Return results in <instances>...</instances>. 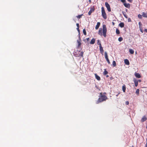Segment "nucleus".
<instances>
[{
    "label": "nucleus",
    "mask_w": 147,
    "mask_h": 147,
    "mask_svg": "<svg viewBox=\"0 0 147 147\" xmlns=\"http://www.w3.org/2000/svg\"><path fill=\"white\" fill-rule=\"evenodd\" d=\"M100 96L97 101L98 102V103L105 101L107 99V96L104 95H102V93H100Z\"/></svg>",
    "instance_id": "1"
},
{
    "label": "nucleus",
    "mask_w": 147,
    "mask_h": 147,
    "mask_svg": "<svg viewBox=\"0 0 147 147\" xmlns=\"http://www.w3.org/2000/svg\"><path fill=\"white\" fill-rule=\"evenodd\" d=\"M101 13L102 17L104 19L106 20L107 18V16L104 8L103 7H101Z\"/></svg>",
    "instance_id": "2"
},
{
    "label": "nucleus",
    "mask_w": 147,
    "mask_h": 147,
    "mask_svg": "<svg viewBox=\"0 0 147 147\" xmlns=\"http://www.w3.org/2000/svg\"><path fill=\"white\" fill-rule=\"evenodd\" d=\"M107 32V29L106 26L105 25H103L102 26V33L105 37H106V36Z\"/></svg>",
    "instance_id": "3"
},
{
    "label": "nucleus",
    "mask_w": 147,
    "mask_h": 147,
    "mask_svg": "<svg viewBox=\"0 0 147 147\" xmlns=\"http://www.w3.org/2000/svg\"><path fill=\"white\" fill-rule=\"evenodd\" d=\"M105 5L109 12L111 11V9L109 4L107 2L105 3Z\"/></svg>",
    "instance_id": "4"
},
{
    "label": "nucleus",
    "mask_w": 147,
    "mask_h": 147,
    "mask_svg": "<svg viewBox=\"0 0 147 147\" xmlns=\"http://www.w3.org/2000/svg\"><path fill=\"white\" fill-rule=\"evenodd\" d=\"M99 48H100V53L102 54H103V53L104 52V50L103 49V48L102 46V45L101 44H100V46Z\"/></svg>",
    "instance_id": "5"
},
{
    "label": "nucleus",
    "mask_w": 147,
    "mask_h": 147,
    "mask_svg": "<svg viewBox=\"0 0 147 147\" xmlns=\"http://www.w3.org/2000/svg\"><path fill=\"white\" fill-rule=\"evenodd\" d=\"M135 84V86L137 87L138 85V81L135 78H134L133 80Z\"/></svg>",
    "instance_id": "6"
},
{
    "label": "nucleus",
    "mask_w": 147,
    "mask_h": 147,
    "mask_svg": "<svg viewBox=\"0 0 147 147\" xmlns=\"http://www.w3.org/2000/svg\"><path fill=\"white\" fill-rule=\"evenodd\" d=\"M123 5L126 7L128 8H130V5L129 3H123Z\"/></svg>",
    "instance_id": "7"
},
{
    "label": "nucleus",
    "mask_w": 147,
    "mask_h": 147,
    "mask_svg": "<svg viewBox=\"0 0 147 147\" xmlns=\"http://www.w3.org/2000/svg\"><path fill=\"white\" fill-rule=\"evenodd\" d=\"M79 40H77V42L78 44V48H80V47L81 45V43L80 42V39L79 38Z\"/></svg>",
    "instance_id": "8"
},
{
    "label": "nucleus",
    "mask_w": 147,
    "mask_h": 147,
    "mask_svg": "<svg viewBox=\"0 0 147 147\" xmlns=\"http://www.w3.org/2000/svg\"><path fill=\"white\" fill-rule=\"evenodd\" d=\"M134 74L136 78H141V76L139 73L135 72Z\"/></svg>",
    "instance_id": "9"
},
{
    "label": "nucleus",
    "mask_w": 147,
    "mask_h": 147,
    "mask_svg": "<svg viewBox=\"0 0 147 147\" xmlns=\"http://www.w3.org/2000/svg\"><path fill=\"white\" fill-rule=\"evenodd\" d=\"M94 75L95 76V77L98 80L100 81V77L98 76L97 74H95Z\"/></svg>",
    "instance_id": "10"
},
{
    "label": "nucleus",
    "mask_w": 147,
    "mask_h": 147,
    "mask_svg": "<svg viewBox=\"0 0 147 147\" xmlns=\"http://www.w3.org/2000/svg\"><path fill=\"white\" fill-rule=\"evenodd\" d=\"M105 58L106 60V61L108 60L109 59L108 57V55H107V53L106 52H105Z\"/></svg>",
    "instance_id": "11"
},
{
    "label": "nucleus",
    "mask_w": 147,
    "mask_h": 147,
    "mask_svg": "<svg viewBox=\"0 0 147 147\" xmlns=\"http://www.w3.org/2000/svg\"><path fill=\"white\" fill-rule=\"evenodd\" d=\"M105 58L106 60V61L108 60L109 59L108 57V55H107V53L106 52H105Z\"/></svg>",
    "instance_id": "12"
},
{
    "label": "nucleus",
    "mask_w": 147,
    "mask_h": 147,
    "mask_svg": "<svg viewBox=\"0 0 147 147\" xmlns=\"http://www.w3.org/2000/svg\"><path fill=\"white\" fill-rule=\"evenodd\" d=\"M147 119L146 118L145 116H143L141 119V121L142 122H143Z\"/></svg>",
    "instance_id": "13"
},
{
    "label": "nucleus",
    "mask_w": 147,
    "mask_h": 147,
    "mask_svg": "<svg viewBox=\"0 0 147 147\" xmlns=\"http://www.w3.org/2000/svg\"><path fill=\"white\" fill-rule=\"evenodd\" d=\"M95 39H94V38H93L92 39L91 41L90 42V43L91 44H94L95 42Z\"/></svg>",
    "instance_id": "14"
},
{
    "label": "nucleus",
    "mask_w": 147,
    "mask_h": 147,
    "mask_svg": "<svg viewBox=\"0 0 147 147\" xmlns=\"http://www.w3.org/2000/svg\"><path fill=\"white\" fill-rule=\"evenodd\" d=\"M94 11V9H93L91 8L88 12V14L89 15H90Z\"/></svg>",
    "instance_id": "15"
},
{
    "label": "nucleus",
    "mask_w": 147,
    "mask_h": 147,
    "mask_svg": "<svg viewBox=\"0 0 147 147\" xmlns=\"http://www.w3.org/2000/svg\"><path fill=\"white\" fill-rule=\"evenodd\" d=\"M100 25V22H97V25H96V27H95V29L96 30L98 29Z\"/></svg>",
    "instance_id": "16"
},
{
    "label": "nucleus",
    "mask_w": 147,
    "mask_h": 147,
    "mask_svg": "<svg viewBox=\"0 0 147 147\" xmlns=\"http://www.w3.org/2000/svg\"><path fill=\"white\" fill-rule=\"evenodd\" d=\"M124 62L126 65H129V61L127 59H125L124 60Z\"/></svg>",
    "instance_id": "17"
},
{
    "label": "nucleus",
    "mask_w": 147,
    "mask_h": 147,
    "mask_svg": "<svg viewBox=\"0 0 147 147\" xmlns=\"http://www.w3.org/2000/svg\"><path fill=\"white\" fill-rule=\"evenodd\" d=\"M122 13L125 17L126 18H127L128 17L126 14V13L124 11H122Z\"/></svg>",
    "instance_id": "18"
},
{
    "label": "nucleus",
    "mask_w": 147,
    "mask_h": 147,
    "mask_svg": "<svg viewBox=\"0 0 147 147\" xmlns=\"http://www.w3.org/2000/svg\"><path fill=\"white\" fill-rule=\"evenodd\" d=\"M124 24L123 22H121L119 24V26L121 28H123L124 27Z\"/></svg>",
    "instance_id": "19"
},
{
    "label": "nucleus",
    "mask_w": 147,
    "mask_h": 147,
    "mask_svg": "<svg viewBox=\"0 0 147 147\" xmlns=\"http://www.w3.org/2000/svg\"><path fill=\"white\" fill-rule=\"evenodd\" d=\"M122 89L123 92H125L126 90V87L125 85H123V86L122 87Z\"/></svg>",
    "instance_id": "20"
},
{
    "label": "nucleus",
    "mask_w": 147,
    "mask_h": 147,
    "mask_svg": "<svg viewBox=\"0 0 147 147\" xmlns=\"http://www.w3.org/2000/svg\"><path fill=\"white\" fill-rule=\"evenodd\" d=\"M98 34L100 36H102V30L101 28L99 30Z\"/></svg>",
    "instance_id": "21"
},
{
    "label": "nucleus",
    "mask_w": 147,
    "mask_h": 147,
    "mask_svg": "<svg viewBox=\"0 0 147 147\" xmlns=\"http://www.w3.org/2000/svg\"><path fill=\"white\" fill-rule=\"evenodd\" d=\"M129 52L130 54H133L134 53V51L133 50L130 49H129Z\"/></svg>",
    "instance_id": "22"
},
{
    "label": "nucleus",
    "mask_w": 147,
    "mask_h": 147,
    "mask_svg": "<svg viewBox=\"0 0 147 147\" xmlns=\"http://www.w3.org/2000/svg\"><path fill=\"white\" fill-rule=\"evenodd\" d=\"M142 16L144 17L147 18V14L146 13L143 12Z\"/></svg>",
    "instance_id": "23"
},
{
    "label": "nucleus",
    "mask_w": 147,
    "mask_h": 147,
    "mask_svg": "<svg viewBox=\"0 0 147 147\" xmlns=\"http://www.w3.org/2000/svg\"><path fill=\"white\" fill-rule=\"evenodd\" d=\"M108 74V71L106 70V69H105L103 73V74L104 75H106Z\"/></svg>",
    "instance_id": "24"
},
{
    "label": "nucleus",
    "mask_w": 147,
    "mask_h": 147,
    "mask_svg": "<svg viewBox=\"0 0 147 147\" xmlns=\"http://www.w3.org/2000/svg\"><path fill=\"white\" fill-rule=\"evenodd\" d=\"M139 92H140V90L139 89H137L136 91V94L138 96L139 95Z\"/></svg>",
    "instance_id": "25"
},
{
    "label": "nucleus",
    "mask_w": 147,
    "mask_h": 147,
    "mask_svg": "<svg viewBox=\"0 0 147 147\" xmlns=\"http://www.w3.org/2000/svg\"><path fill=\"white\" fill-rule=\"evenodd\" d=\"M112 65L113 67H114L116 66V62L115 61H113L112 63Z\"/></svg>",
    "instance_id": "26"
},
{
    "label": "nucleus",
    "mask_w": 147,
    "mask_h": 147,
    "mask_svg": "<svg viewBox=\"0 0 147 147\" xmlns=\"http://www.w3.org/2000/svg\"><path fill=\"white\" fill-rule=\"evenodd\" d=\"M84 52L83 51H81L80 53L79 54V55L77 56L78 57H79L81 56V57H83Z\"/></svg>",
    "instance_id": "27"
},
{
    "label": "nucleus",
    "mask_w": 147,
    "mask_h": 147,
    "mask_svg": "<svg viewBox=\"0 0 147 147\" xmlns=\"http://www.w3.org/2000/svg\"><path fill=\"white\" fill-rule=\"evenodd\" d=\"M83 15V14H81V15H79L78 16H76V17L78 18V19H80V18H81L82 16Z\"/></svg>",
    "instance_id": "28"
},
{
    "label": "nucleus",
    "mask_w": 147,
    "mask_h": 147,
    "mask_svg": "<svg viewBox=\"0 0 147 147\" xmlns=\"http://www.w3.org/2000/svg\"><path fill=\"white\" fill-rule=\"evenodd\" d=\"M83 34H84L85 35H86V30L85 29H84L83 30Z\"/></svg>",
    "instance_id": "29"
},
{
    "label": "nucleus",
    "mask_w": 147,
    "mask_h": 147,
    "mask_svg": "<svg viewBox=\"0 0 147 147\" xmlns=\"http://www.w3.org/2000/svg\"><path fill=\"white\" fill-rule=\"evenodd\" d=\"M116 33L117 34H120V31L119 29H117L116 30Z\"/></svg>",
    "instance_id": "30"
},
{
    "label": "nucleus",
    "mask_w": 147,
    "mask_h": 147,
    "mask_svg": "<svg viewBox=\"0 0 147 147\" xmlns=\"http://www.w3.org/2000/svg\"><path fill=\"white\" fill-rule=\"evenodd\" d=\"M79 28H77V30L79 32V38L80 39V30H79Z\"/></svg>",
    "instance_id": "31"
},
{
    "label": "nucleus",
    "mask_w": 147,
    "mask_h": 147,
    "mask_svg": "<svg viewBox=\"0 0 147 147\" xmlns=\"http://www.w3.org/2000/svg\"><path fill=\"white\" fill-rule=\"evenodd\" d=\"M123 40V38L121 37H119L118 38V40L119 42H121Z\"/></svg>",
    "instance_id": "32"
},
{
    "label": "nucleus",
    "mask_w": 147,
    "mask_h": 147,
    "mask_svg": "<svg viewBox=\"0 0 147 147\" xmlns=\"http://www.w3.org/2000/svg\"><path fill=\"white\" fill-rule=\"evenodd\" d=\"M97 44L99 45V46H100V44H101L100 41L99 40H97Z\"/></svg>",
    "instance_id": "33"
},
{
    "label": "nucleus",
    "mask_w": 147,
    "mask_h": 147,
    "mask_svg": "<svg viewBox=\"0 0 147 147\" xmlns=\"http://www.w3.org/2000/svg\"><path fill=\"white\" fill-rule=\"evenodd\" d=\"M121 1L123 3H123H126V0H121Z\"/></svg>",
    "instance_id": "34"
},
{
    "label": "nucleus",
    "mask_w": 147,
    "mask_h": 147,
    "mask_svg": "<svg viewBox=\"0 0 147 147\" xmlns=\"http://www.w3.org/2000/svg\"><path fill=\"white\" fill-rule=\"evenodd\" d=\"M138 18L140 19L142 18V15L140 14H139L138 16Z\"/></svg>",
    "instance_id": "35"
},
{
    "label": "nucleus",
    "mask_w": 147,
    "mask_h": 147,
    "mask_svg": "<svg viewBox=\"0 0 147 147\" xmlns=\"http://www.w3.org/2000/svg\"><path fill=\"white\" fill-rule=\"evenodd\" d=\"M129 102L128 101H126L125 102V104L126 105H128L129 104Z\"/></svg>",
    "instance_id": "36"
},
{
    "label": "nucleus",
    "mask_w": 147,
    "mask_h": 147,
    "mask_svg": "<svg viewBox=\"0 0 147 147\" xmlns=\"http://www.w3.org/2000/svg\"><path fill=\"white\" fill-rule=\"evenodd\" d=\"M107 63H108V64H110L111 63L109 61V59L108 60H107Z\"/></svg>",
    "instance_id": "37"
},
{
    "label": "nucleus",
    "mask_w": 147,
    "mask_h": 147,
    "mask_svg": "<svg viewBox=\"0 0 147 147\" xmlns=\"http://www.w3.org/2000/svg\"><path fill=\"white\" fill-rule=\"evenodd\" d=\"M76 26L77 27V28H79V25L78 23L76 24Z\"/></svg>",
    "instance_id": "38"
},
{
    "label": "nucleus",
    "mask_w": 147,
    "mask_h": 147,
    "mask_svg": "<svg viewBox=\"0 0 147 147\" xmlns=\"http://www.w3.org/2000/svg\"><path fill=\"white\" fill-rule=\"evenodd\" d=\"M127 0L130 3H131L132 1V0Z\"/></svg>",
    "instance_id": "39"
},
{
    "label": "nucleus",
    "mask_w": 147,
    "mask_h": 147,
    "mask_svg": "<svg viewBox=\"0 0 147 147\" xmlns=\"http://www.w3.org/2000/svg\"><path fill=\"white\" fill-rule=\"evenodd\" d=\"M131 19L130 18H129L128 19V22H131Z\"/></svg>",
    "instance_id": "40"
},
{
    "label": "nucleus",
    "mask_w": 147,
    "mask_h": 147,
    "mask_svg": "<svg viewBox=\"0 0 147 147\" xmlns=\"http://www.w3.org/2000/svg\"><path fill=\"white\" fill-rule=\"evenodd\" d=\"M145 32H147V29H145L144 30Z\"/></svg>",
    "instance_id": "41"
},
{
    "label": "nucleus",
    "mask_w": 147,
    "mask_h": 147,
    "mask_svg": "<svg viewBox=\"0 0 147 147\" xmlns=\"http://www.w3.org/2000/svg\"><path fill=\"white\" fill-rule=\"evenodd\" d=\"M146 147H147V138L146 139Z\"/></svg>",
    "instance_id": "42"
},
{
    "label": "nucleus",
    "mask_w": 147,
    "mask_h": 147,
    "mask_svg": "<svg viewBox=\"0 0 147 147\" xmlns=\"http://www.w3.org/2000/svg\"><path fill=\"white\" fill-rule=\"evenodd\" d=\"M138 80V82H141V80Z\"/></svg>",
    "instance_id": "43"
},
{
    "label": "nucleus",
    "mask_w": 147,
    "mask_h": 147,
    "mask_svg": "<svg viewBox=\"0 0 147 147\" xmlns=\"http://www.w3.org/2000/svg\"><path fill=\"white\" fill-rule=\"evenodd\" d=\"M88 1L90 2V3H91V0H89Z\"/></svg>",
    "instance_id": "44"
},
{
    "label": "nucleus",
    "mask_w": 147,
    "mask_h": 147,
    "mask_svg": "<svg viewBox=\"0 0 147 147\" xmlns=\"http://www.w3.org/2000/svg\"><path fill=\"white\" fill-rule=\"evenodd\" d=\"M139 25H140L141 24V22H139Z\"/></svg>",
    "instance_id": "45"
},
{
    "label": "nucleus",
    "mask_w": 147,
    "mask_h": 147,
    "mask_svg": "<svg viewBox=\"0 0 147 147\" xmlns=\"http://www.w3.org/2000/svg\"><path fill=\"white\" fill-rule=\"evenodd\" d=\"M89 38H87V40L88 41L89 40Z\"/></svg>",
    "instance_id": "46"
},
{
    "label": "nucleus",
    "mask_w": 147,
    "mask_h": 147,
    "mask_svg": "<svg viewBox=\"0 0 147 147\" xmlns=\"http://www.w3.org/2000/svg\"><path fill=\"white\" fill-rule=\"evenodd\" d=\"M109 77V76L108 75H107L106 76V77L107 78L108 77Z\"/></svg>",
    "instance_id": "47"
},
{
    "label": "nucleus",
    "mask_w": 147,
    "mask_h": 147,
    "mask_svg": "<svg viewBox=\"0 0 147 147\" xmlns=\"http://www.w3.org/2000/svg\"><path fill=\"white\" fill-rule=\"evenodd\" d=\"M140 31L141 32H143L142 31V30H140Z\"/></svg>",
    "instance_id": "48"
},
{
    "label": "nucleus",
    "mask_w": 147,
    "mask_h": 147,
    "mask_svg": "<svg viewBox=\"0 0 147 147\" xmlns=\"http://www.w3.org/2000/svg\"><path fill=\"white\" fill-rule=\"evenodd\" d=\"M119 94V93H118V94H117V95H116V96H118V94Z\"/></svg>",
    "instance_id": "49"
},
{
    "label": "nucleus",
    "mask_w": 147,
    "mask_h": 147,
    "mask_svg": "<svg viewBox=\"0 0 147 147\" xmlns=\"http://www.w3.org/2000/svg\"><path fill=\"white\" fill-rule=\"evenodd\" d=\"M113 24H114V23L113 22Z\"/></svg>",
    "instance_id": "50"
},
{
    "label": "nucleus",
    "mask_w": 147,
    "mask_h": 147,
    "mask_svg": "<svg viewBox=\"0 0 147 147\" xmlns=\"http://www.w3.org/2000/svg\"><path fill=\"white\" fill-rule=\"evenodd\" d=\"M132 147H134V146H132Z\"/></svg>",
    "instance_id": "51"
}]
</instances>
